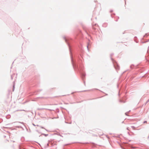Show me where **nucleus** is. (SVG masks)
<instances>
[{
    "instance_id": "f03ea898",
    "label": "nucleus",
    "mask_w": 149,
    "mask_h": 149,
    "mask_svg": "<svg viewBox=\"0 0 149 149\" xmlns=\"http://www.w3.org/2000/svg\"><path fill=\"white\" fill-rule=\"evenodd\" d=\"M132 127L133 128H134V127H133V126H132Z\"/></svg>"
},
{
    "instance_id": "f257e3e1",
    "label": "nucleus",
    "mask_w": 149,
    "mask_h": 149,
    "mask_svg": "<svg viewBox=\"0 0 149 149\" xmlns=\"http://www.w3.org/2000/svg\"><path fill=\"white\" fill-rule=\"evenodd\" d=\"M144 123H147V121H145L144 122Z\"/></svg>"
}]
</instances>
